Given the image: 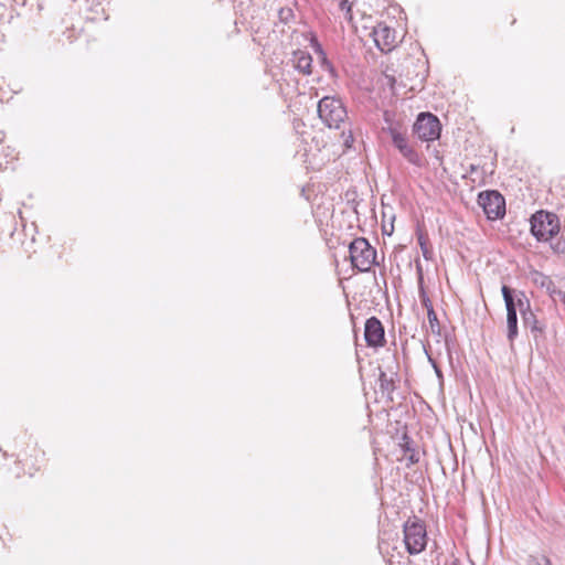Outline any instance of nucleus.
I'll return each mask as SVG.
<instances>
[{
	"mask_svg": "<svg viewBox=\"0 0 565 565\" xmlns=\"http://www.w3.org/2000/svg\"><path fill=\"white\" fill-rule=\"evenodd\" d=\"M375 45L382 52H391L395 47L396 33L384 23H379L372 32Z\"/></svg>",
	"mask_w": 565,
	"mask_h": 565,
	"instance_id": "8",
	"label": "nucleus"
},
{
	"mask_svg": "<svg viewBox=\"0 0 565 565\" xmlns=\"http://www.w3.org/2000/svg\"><path fill=\"white\" fill-rule=\"evenodd\" d=\"M339 7L342 11H345V19L351 21L352 13H351V6L349 4V1L348 0H339Z\"/></svg>",
	"mask_w": 565,
	"mask_h": 565,
	"instance_id": "20",
	"label": "nucleus"
},
{
	"mask_svg": "<svg viewBox=\"0 0 565 565\" xmlns=\"http://www.w3.org/2000/svg\"><path fill=\"white\" fill-rule=\"evenodd\" d=\"M285 17H287V13H285V11H284V10H281V11H280V18H281V19H285Z\"/></svg>",
	"mask_w": 565,
	"mask_h": 565,
	"instance_id": "28",
	"label": "nucleus"
},
{
	"mask_svg": "<svg viewBox=\"0 0 565 565\" xmlns=\"http://www.w3.org/2000/svg\"><path fill=\"white\" fill-rule=\"evenodd\" d=\"M393 231H394L393 223H390V224H385L384 223L382 225V232H383L384 235L391 236Z\"/></svg>",
	"mask_w": 565,
	"mask_h": 565,
	"instance_id": "23",
	"label": "nucleus"
},
{
	"mask_svg": "<svg viewBox=\"0 0 565 565\" xmlns=\"http://www.w3.org/2000/svg\"><path fill=\"white\" fill-rule=\"evenodd\" d=\"M379 381H380V388L383 392L392 393L395 390L393 379L387 377L386 373L381 372Z\"/></svg>",
	"mask_w": 565,
	"mask_h": 565,
	"instance_id": "16",
	"label": "nucleus"
},
{
	"mask_svg": "<svg viewBox=\"0 0 565 565\" xmlns=\"http://www.w3.org/2000/svg\"><path fill=\"white\" fill-rule=\"evenodd\" d=\"M318 116L331 129H340L348 120V110L338 96H324L318 103Z\"/></svg>",
	"mask_w": 565,
	"mask_h": 565,
	"instance_id": "1",
	"label": "nucleus"
},
{
	"mask_svg": "<svg viewBox=\"0 0 565 565\" xmlns=\"http://www.w3.org/2000/svg\"><path fill=\"white\" fill-rule=\"evenodd\" d=\"M364 339L369 347H383L385 343L384 327L376 317H371L365 322Z\"/></svg>",
	"mask_w": 565,
	"mask_h": 565,
	"instance_id": "9",
	"label": "nucleus"
},
{
	"mask_svg": "<svg viewBox=\"0 0 565 565\" xmlns=\"http://www.w3.org/2000/svg\"><path fill=\"white\" fill-rule=\"evenodd\" d=\"M428 323L433 333H440V327L439 321L437 318V313L435 312L433 305H429L428 312H427Z\"/></svg>",
	"mask_w": 565,
	"mask_h": 565,
	"instance_id": "15",
	"label": "nucleus"
},
{
	"mask_svg": "<svg viewBox=\"0 0 565 565\" xmlns=\"http://www.w3.org/2000/svg\"><path fill=\"white\" fill-rule=\"evenodd\" d=\"M527 278L537 287L545 289L546 292L553 298V300H556V295L559 292V289L556 288L552 279L544 275L543 273L531 269L527 274Z\"/></svg>",
	"mask_w": 565,
	"mask_h": 565,
	"instance_id": "11",
	"label": "nucleus"
},
{
	"mask_svg": "<svg viewBox=\"0 0 565 565\" xmlns=\"http://www.w3.org/2000/svg\"><path fill=\"white\" fill-rule=\"evenodd\" d=\"M423 305L428 309L429 308V305H431L429 298L427 297H424L423 298Z\"/></svg>",
	"mask_w": 565,
	"mask_h": 565,
	"instance_id": "26",
	"label": "nucleus"
},
{
	"mask_svg": "<svg viewBox=\"0 0 565 565\" xmlns=\"http://www.w3.org/2000/svg\"><path fill=\"white\" fill-rule=\"evenodd\" d=\"M529 565H552L550 558L546 556L530 557Z\"/></svg>",
	"mask_w": 565,
	"mask_h": 565,
	"instance_id": "19",
	"label": "nucleus"
},
{
	"mask_svg": "<svg viewBox=\"0 0 565 565\" xmlns=\"http://www.w3.org/2000/svg\"><path fill=\"white\" fill-rule=\"evenodd\" d=\"M352 266L360 271H369L373 266L384 260L383 249L379 255L377 249H349Z\"/></svg>",
	"mask_w": 565,
	"mask_h": 565,
	"instance_id": "6",
	"label": "nucleus"
},
{
	"mask_svg": "<svg viewBox=\"0 0 565 565\" xmlns=\"http://www.w3.org/2000/svg\"><path fill=\"white\" fill-rule=\"evenodd\" d=\"M419 244H420V247H424V245H425L424 238L422 236L419 237Z\"/></svg>",
	"mask_w": 565,
	"mask_h": 565,
	"instance_id": "29",
	"label": "nucleus"
},
{
	"mask_svg": "<svg viewBox=\"0 0 565 565\" xmlns=\"http://www.w3.org/2000/svg\"><path fill=\"white\" fill-rule=\"evenodd\" d=\"M478 204L489 220H498L505 214V200L498 191H484L478 196Z\"/></svg>",
	"mask_w": 565,
	"mask_h": 565,
	"instance_id": "5",
	"label": "nucleus"
},
{
	"mask_svg": "<svg viewBox=\"0 0 565 565\" xmlns=\"http://www.w3.org/2000/svg\"><path fill=\"white\" fill-rule=\"evenodd\" d=\"M502 296L505 303L507 313L520 311L522 315L525 309H529L530 300L523 292H519L515 297L513 296V291L510 287L503 285L501 288Z\"/></svg>",
	"mask_w": 565,
	"mask_h": 565,
	"instance_id": "10",
	"label": "nucleus"
},
{
	"mask_svg": "<svg viewBox=\"0 0 565 565\" xmlns=\"http://www.w3.org/2000/svg\"><path fill=\"white\" fill-rule=\"evenodd\" d=\"M404 543L412 555L419 554L427 544L425 524L417 518L408 519L404 524Z\"/></svg>",
	"mask_w": 565,
	"mask_h": 565,
	"instance_id": "3",
	"label": "nucleus"
},
{
	"mask_svg": "<svg viewBox=\"0 0 565 565\" xmlns=\"http://www.w3.org/2000/svg\"><path fill=\"white\" fill-rule=\"evenodd\" d=\"M454 565H456V564H454Z\"/></svg>",
	"mask_w": 565,
	"mask_h": 565,
	"instance_id": "30",
	"label": "nucleus"
},
{
	"mask_svg": "<svg viewBox=\"0 0 565 565\" xmlns=\"http://www.w3.org/2000/svg\"><path fill=\"white\" fill-rule=\"evenodd\" d=\"M404 447H405V456L407 457V459L409 460L411 463H416L418 462L419 458H418V455L415 452L414 449H411L409 447V443H408V438L407 437H404Z\"/></svg>",
	"mask_w": 565,
	"mask_h": 565,
	"instance_id": "17",
	"label": "nucleus"
},
{
	"mask_svg": "<svg viewBox=\"0 0 565 565\" xmlns=\"http://www.w3.org/2000/svg\"><path fill=\"white\" fill-rule=\"evenodd\" d=\"M423 256L426 259H431L434 257V249H422Z\"/></svg>",
	"mask_w": 565,
	"mask_h": 565,
	"instance_id": "25",
	"label": "nucleus"
},
{
	"mask_svg": "<svg viewBox=\"0 0 565 565\" xmlns=\"http://www.w3.org/2000/svg\"><path fill=\"white\" fill-rule=\"evenodd\" d=\"M521 316L524 326L530 328L532 332L544 333L545 324L536 318L535 313L531 310V305Z\"/></svg>",
	"mask_w": 565,
	"mask_h": 565,
	"instance_id": "13",
	"label": "nucleus"
},
{
	"mask_svg": "<svg viewBox=\"0 0 565 565\" xmlns=\"http://www.w3.org/2000/svg\"><path fill=\"white\" fill-rule=\"evenodd\" d=\"M388 132L392 137L393 145L398 149L401 154L409 163L420 166L422 158L418 152L412 146H409L406 136L393 127H390Z\"/></svg>",
	"mask_w": 565,
	"mask_h": 565,
	"instance_id": "7",
	"label": "nucleus"
},
{
	"mask_svg": "<svg viewBox=\"0 0 565 565\" xmlns=\"http://www.w3.org/2000/svg\"><path fill=\"white\" fill-rule=\"evenodd\" d=\"M414 134L423 141H434L439 138L441 125L437 116L420 113L413 127Z\"/></svg>",
	"mask_w": 565,
	"mask_h": 565,
	"instance_id": "4",
	"label": "nucleus"
},
{
	"mask_svg": "<svg viewBox=\"0 0 565 565\" xmlns=\"http://www.w3.org/2000/svg\"><path fill=\"white\" fill-rule=\"evenodd\" d=\"M531 232L539 242H548L559 232V218L556 214L539 211L531 217Z\"/></svg>",
	"mask_w": 565,
	"mask_h": 565,
	"instance_id": "2",
	"label": "nucleus"
},
{
	"mask_svg": "<svg viewBox=\"0 0 565 565\" xmlns=\"http://www.w3.org/2000/svg\"><path fill=\"white\" fill-rule=\"evenodd\" d=\"M316 47H317V52H319L320 56H321V62H322V67L327 71H329L330 73H333V67L332 65L328 62L321 46L317 43L316 44Z\"/></svg>",
	"mask_w": 565,
	"mask_h": 565,
	"instance_id": "18",
	"label": "nucleus"
},
{
	"mask_svg": "<svg viewBox=\"0 0 565 565\" xmlns=\"http://www.w3.org/2000/svg\"><path fill=\"white\" fill-rule=\"evenodd\" d=\"M429 361H430V363H431V365H433V367L435 370V373H436L437 377L439 379L440 382H443L444 376H443L441 370L439 369L437 363L431 358H429Z\"/></svg>",
	"mask_w": 565,
	"mask_h": 565,
	"instance_id": "22",
	"label": "nucleus"
},
{
	"mask_svg": "<svg viewBox=\"0 0 565 565\" xmlns=\"http://www.w3.org/2000/svg\"><path fill=\"white\" fill-rule=\"evenodd\" d=\"M507 327H508V333L507 338L510 343H513L515 338L519 334L518 331V315L514 312L507 313Z\"/></svg>",
	"mask_w": 565,
	"mask_h": 565,
	"instance_id": "14",
	"label": "nucleus"
},
{
	"mask_svg": "<svg viewBox=\"0 0 565 565\" xmlns=\"http://www.w3.org/2000/svg\"><path fill=\"white\" fill-rule=\"evenodd\" d=\"M285 17H287V13H285V11H284V10H281V11H280V18H281V19H285Z\"/></svg>",
	"mask_w": 565,
	"mask_h": 565,
	"instance_id": "27",
	"label": "nucleus"
},
{
	"mask_svg": "<svg viewBox=\"0 0 565 565\" xmlns=\"http://www.w3.org/2000/svg\"><path fill=\"white\" fill-rule=\"evenodd\" d=\"M361 245H364V247H372L371 244L363 237L351 241L347 247L353 248L360 247Z\"/></svg>",
	"mask_w": 565,
	"mask_h": 565,
	"instance_id": "21",
	"label": "nucleus"
},
{
	"mask_svg": "<svg viewBox=\"0 0 565 565\" xmlns=\"http://www.w3.org/2000/svg\"><path fill=\"white\" fill-rule=\"evenodd\" d=\"M343 138H344V140H343L344 146H345V147H348V148H349V147H351V145H352V142H353V136H352L351 131H349V134H348V135H345V134L343 132Z\"/></svg>",
	"mask_w": 565,
	"mask_h": 565,
	"instance_id": "24",
	"label": "nucleus"
},
{
	"mask_svg": "<svg viewBox=\"0 0 565 565\" xmlns=\"http://www.w3.org/2000/svg\"><path fill=\"white\" fill-rule=\"evenodd\" d=\"M292 63L295 68L298 70L300 73L305 75L311 74L312 57L308 52L301 50L294 52Z\"/></svg>",
	"mask_w": 565,
	"mask_h": 565,
	"instance_id": "12",
	"label": "nucleus"
}]
</instances>
